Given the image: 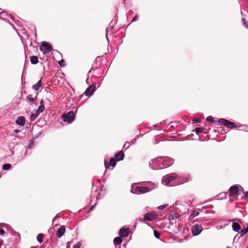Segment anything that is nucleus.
Listing matches in <instances>:
<instances>
[{
    "label": "nucleus",
    "mask_w": 248,
    "mask_h": 248,
    "mask_svg": "<svg viewBox=\"0 0 248 248\" xmlns=\"http://www.w3.org/2000/svg\"><path fill=\"white\" fill-rule=\"evenodd\" d=\"M92 94V93H90V94H86V95L88 96V97H90Z\"/></svg>",
    "instance_id": "58836bf2"
},
{
    "label": "nucleus",
    "mask_w": 248,
    "mask_h": 248,
    "mask_svg": "<svg viewBox=\"0 0 248 248\" xmlns=\"http://www.w3.org/2000/svg\"><path fill=\"white\" fill-rule=\"evenodd\" d=\"M180 215L177 213H173L171 215H170L169 217H168V219L170 220V221H172V220H173L176 218H178L180 217Z\"/></svg>",
    "instance_id": "dca6fc26"
},
{
    "label": "nucleus",
    "mask_w": 248,
    "mask_h": 248,
    "mask_svg": "<svg viewBox=\"0 0 248 248\" xmlns=\"http://www.w3.org/2000/svg\"><path fill=\"white\" fill-rule=\"evenodd\" d=\"M202 230V227L201 225L197 224L194 225L192 227V234L194 236L198 235L201 232Z\"/></svg>",
    "instance_id": "20e7f679"
},
{
    "label": "nucleus",
    "mask_w": 248,
    "mask_h": 248,
    "mask_svg": "<svg viewBox=\"0 0 248 248\" xmlns=\"http://www.w3.org/2000/svg\"><path fill=\"white\" fill-rule=\"evenodd\" d=\"M126 146H127V147H129V145H128V144H127V143H125L124 147H125Z\"/></svg>",
    "instance_id": "a19ab883"
},
{
    "label": "nucleus",
    "mask_w": 248,
    "mask_h": 248,
    "mask_svg": "<svg viewBox=\"0 0 248 248\" xmlns=\"http://www.w3.org/2000/svg\"><path fill=\"white\" fill-rule=\"evenodd\" d=\"M75 114L73 111H69L62 115L63 120L65 122L71 123L74 120Z\"/></svg>",
    "instance_id": "f03ea898"
},
{
    "label": "nucleus",
    "mask_w": 248,
    "mask_h": 248,
    "mask_svg": "<svg viewBox=\"0 0 248 248\" xmlns=\"http://www.w3.org/2000/svg\"><path fill=\"white\" fill-rule=\"evenodd\" d=\"M218 123L229 128H233L236 127V125L234 123L223 118L220 119L218 121Z\"/></svg>",
    "instance_id": "7ed1b4c3"
},
{
    "label": "nucleus",
    "mask_w": 248,
    "mask_h": 248,
    "mask_svg": "<svg viewBox=\"0 0 248 248\" xmlns=\"http://www.w3.org/2000/svg\"><path fill=\"white\" fill-rule=\"evenodd\" d=\"M242 21L243 22V25L247 28H248V22L246 21L245 18H242Z\"/></svg>",
    "instance_id": "bb28decb"
},
{
    "label": "nucleus",
    "mask_w": 248,
    "mask_h": 248,
    "mask_svg": "<svg viewBox=\"0 0 248 248\" xmlns=\"http://www.w3.org/2000/svg\"><path fill=\"white\" fill-rule=\"evenodd\" d=\"M195 132L198 134L199 133H202L203 131V128H199V127H197L195 129Z\"/></svg>",
    "instance_id": "393cba45"
},
{
    "label": "nucleus",
    "mask_w": 248,
    "mask_h": 248,
    "mask_svg": "<svg viewBox=\"0 0 248 248\" xmlns=\"http://www.w3.org/2000/svg\"><path fill=\"white\" fill-rule=\"evenodd\" d=\"M129 233V228H123L119 232V235L121 237H126L128 236Z\"/></svg>",
    "instance_id": "423d86ee"
},
{
    "label": "nucleus",
    "mask_w": 248,
    "mask_h": 248,
    "mask_svg": "<svg viewBox=\"0 0 248 248\" xmlns=\"http://www.w3.org/2000/svg\"><path fill=\"white\" fill-rule=\"evenodd\" d=\"M93 207H93H92L90 208V210H91L92 209Z\"/></svg>",
    "instance_id": "a18cd8bd"
},
{
    "label": "nucleus",
    "mask_w": 248,
    "mask_h": 248,
    "mask_svg": "<svg viewBox=\"0 0 248 248\" xmlns=\"http://www.w3.org/2000/svg\"><path fill=\"white\" fill-rule=\"evenodd\" d=\"M124 153L123 151H120L115 155V158L116 160L119 161H121L124 159Z\"/></svg>",
    "instance_id": "ddd939ff"
},
{
    "label": "nucleus",
    "mask_w": 248,
    "mask_h": 248,
    "mask_svg": "<svg viewBox=\"0 0 248 248\" xmlns=\"http://www.w3.org/2000/svg\"><path fill=\"white\" fill-rule=\"evenodd\" d=\"M170 223H171V224H173V222H171Z\"/></svg>",
    "instance_id": "49530a36"
},
{
    "label": "nucleus",
    "mask_w": 248,
    "mask_h": 248,
    "mask_svg": "<svg viewBox=\"0 0 248 248\" xmlns=\"http://www.w3.org/2000/svg\"><path fill=\"white\" fill-rule=\"evenodd\" d=\"M96 89V85L95 83H93L85 91L84 93H93Z\"/></svg>",
    "instance_id": "f8f14e48"
},
{
    "label": "nucleus",
    "mask_w": 248,
    "mask_h": 248,
    "mask_svg": "<svg viewBox=\"0 0 248 248\" xmlns=\"http://www.w3.org/2000/svg\"><path fill=\"white\" fill-rule=\"evenodd\" d=\"M239 188L235 185L231 186L229 188L230 196L236 195L238 194Z\"/></svg>",
    "instance_id": "0eeeda50"
},
{
    "label": "nucleus",
    "mask_w": 248,
    "mask_h": 248,
    "mask_svg": "<svg viewBox=\"0 0 248 248\" xmlns=\"http://www.w3.org/2000/svg\"><path fill=\"white\" fill-rule=\"evenodd\" d=\"M86 81L87 84H89L90 83V82L89 81V78H87Z\"/></svg>",
    "instance_id": "4c0bfd02"
},
{
    "label": "nucleus",
    "mask_w": 248,
    "mask_h": 248,
    "mask_svg": "<svg viewBox=\"0 0 248 248\" xmlns=\"http://www.w3.org/2000/svg\"><path fill=\"white\" fill-rule=\"evenodd\" d=\"M105 166L106 169H108L109 168V166H111V167H114L116 166V159L114 158H111V159L109 160V163H108L107 162H105Z\"/></svg>",
    "instance_id": "1a4fd4ad"
},
{
    "label": "nucleus",
    "mask_w": 248,
    "mask_h": 248,
    "mask_svg": "<svg viewBox=\"0 0 248 248\" xmlns=\"http://www.w3.org/2000/svg\"><path fill=\"white\" fill-rule=\"evenodd\" d=\"M16 123L18 125L23 126L25 123V119L24 117H18L16 121Z\"/></svg>",
    "instance_id": "9b49d317"
},
{
    "label": "nucleus",
    "mask_w": 248,
    "mask_h": 248,
    "mask_svg": "<svg viewBox=\"0 0 248 248\" xmlns=\"http://www.w3.org/2000/svg\"><path fill=\"white\" fill-rule=\"evenodd\" d=\"M30 61L32 64H35L38 62V57L36 56H31L30 58Z\"/></svg>",
    "instance_id": "a211bd4d"
},
{
    "label": "nucleus",
    "mask_w": 248,
    "mask_h": 248,
    "mask_svg": "<svg viewBox=\"0 0 248 248\" xmlns=\"http://www.w3.org/2000/svg\"><path fill=\"white\" fill-rule=\"evenodd\" d=\"M154 235L157 238H159L160 236V233L159 232H158V231H154Z\"/></svg>",
    "instance_id": "a878e982"
},
{
    "label": "nucleus",
    "mask_w": 248,
    "mask_h": 248,
    "mask_svg": "<svg viewBox=\"0 0 248 248\" xmlns=\"http://www.w3.org/2000/svg\"><path fill=\"white\" fill-rule=\"evenodd\" d=\"M42 84V80H41V79H40L37 82V83H36L35 84H34V85L32 86V89L35 91H37L39 90V88L41 87Z\"/></svg>",
    "instance_id": "2eb2a0df"
},
{
    "label": "nucleus",
    "mask_w": 248,
    "mask_h": 248,
    "mask_svg": "<svg viewBox=\"0 0 248 248\" xmlns=\"http://www.w3.org/2000/svg\"><path fill=\"white\" fill-rule=\"evenodd\" d=\"M126 146H127V147H129V145H128V144H127V143H125L124 147H125Z\"/></svg>",
    "instance_id": "ea45409f"
},
{
    "label": "nucleus",
    "mask_w": 248,
    "mask_h": 248,
    "mask_svg": "<svg viewBox=\"0 0 248 248\" xmlns=\"http://www.w3.org/2000/svg\"><path fill=\"white\" fill-rule=\"evenodd\" d=\"M244 196L246 198H248V192H244Z\"/></svg>",
    "instance_id": "e433bc0d"
},
{
    "label": "nucleus",
    "mask_w": 248,
    "mask_h": 248,
    "mask_svg": "<svg viewBox=\"0 0 248 248\" xmlns=\"http://www.w3.org/2000/svg\"><path fill=\"white\" fill-rule=\"evenodd\" d=\"M167 206V205H162L158 207L159 210H163Z\"/></svg>",
    "instance_id": "7c9ffc66"
},
{
    "label": "nucleus",
    "mask_w": 248,
    "mask_h": 248,
    "mask_svg": "<svg viewBox=\"0 0 248 248\" xmlns=\"http://www.w3.org/2000/svg\"><path fill=\"white\" fill-rule=\"evenodd\" d=\"M43 237H44V235L43 234H41V233L39 234L38 235V236H37V241L40 243H41L43 242Z\"/></svg>",
    "instance_id": "4be33fe9"
},
{
    "label": "nucleus",
    "mask_w": 248,
    "mask_h": 248,
    "mask_svg": "<svg viewBox=\"0 0 248 248\" xmlns=\"http://www.w3.org/2000/svg\"><path fill=\"white\" fill-rule=\"evenodd\" d=\"M45 109V106L44 105L43 103V101L42 100L41 102V104L39 106L38 108L37 109V111H38L39 113H41Z\"/></svg>",
    "instance_id": "412c9836"
},
{
    "label": "nucleus",
    "mask_w": 248,
    "mask_h": 248,
    "mask_svg": "<svg viewBox=\"0 0 248 248\" xmlns=\"http://www.w3.org/2000/svg\"><path fill=\"white\" fill-rule=\"evenodd\" d=\"M81 244L80 242L78 243L77 244L75 245L73 248H79L81 247Z\"/></svg>",
    "instance_id": "c756f323"
},
{
    "label": "nucleus",
    "mask_w": 248,
    "mask_h": 248,
    "mask_svg": "<svg viewBox=\"0 0 248 248\" xmlns=\"http://www.w3.org/2000/svg\"><path fill=\"white\" fill-rule=\"evenodd\" d=\"M65 232V227L64 226H62L57 231V235L58 237L61 238Z\"/></svg>",
    "instance_id": "9d476101"
},
{
    "label": "nucleus",
    "mask_w": 248,
    "mask_h": 248,
    "mask_svg": "<svg viewBox=\"0 0 248 248\" xmlns=\"http://www.w3.org/2000/svg\"><path fill=\"white\" fill-rule=\"evenodd\" d=\"M59 64L61 66H64V64H65L64 61L63 60H62L61 61H60L59 62Z\"/></svg>",
    "instance_id": "2f4dec72"
},
{
    "label": "nucleus",
    "mask_w": 248,
    "mask_h": 248,
    "mask_svg": "<svg viewBox=\"0 0 248 248\" xmlns=\"http://www.w3.org/2000/svg\"><path fill=\"white\" fill-rule=\"evenodd\" d=\"M193 121L194 123H200L201 120L199 118H196L193 119Z\"/></svg>",
    "instance_id": "473e14b6"
},
{
    "label": "nucleus",
    "mask_w": 248,
    "mask_h": 248,
    "mask_svg": "<svg viewBox=\"0 0 248 248\" xmlns=\"http://www.w3.org/2000/svg\"><path fill=\"white\" fill-rule=\"evenodd\" d=\"M137 190L140 193H144L149 191V188L148 187L139 186L137 187Z\"/></svg>",
    "instance_id": "4468645a"
},
{
    "label": "nucleus",
    "mask_w": 248,
    "mask_h": 248,
    "mask_svg": "<svg viewBox=\"0 0 248 248\" xmlns=\"http://www.w3.org/2000/svg\"><path fill=\"white\" fill-rule=\"evenodd\" d=\"M15 132L16 133H17V132H19V131H18V130H15Z\"/></svg>",
    "instance_id": "37998d69"
},
{
    "label": "nucleus",
    "mask_w": 248,
    "mask_h": 248,
    "mask_svg": "<svg viewBox=\"0 0 248 248\" xmlns=\"http://www.w3.org/2000/svg\"><path fill=\"white\" fill-rule=\"evenodd\" d=\"M27 99L29 101H30L32 103H34L35 102L34 98L31 97L30 95L27 96Z\"/></svg>",
    "instance_id": "cd10ccee"
},
{
    "label": "nucleus",
    "mask_w": 248,
    "mask_h": 248,
    "mask_svg": "<svg viewBox=\"0 0 248 248\" xmlns=\"http://www.w3.org/2000/svg\"><path fill=\"white\" fill-rule=\"evenodd\" d=\"M39 114L40 113L36 110L34 113H33L31 114L30 118L31 121H33L35 120V119L39 115Z\"/></svg>",
    "instance_id": "6ab92c4d"
},
{
    "label": "nucleus",
    "mask_w": 248,
    "mask_h": 248,
    "mask_svg": "<svg viewBox=\"0 0 248 248\" xmlns=\"http://www.w3.org/2000/svg\"><path fill=\"white\" fill-rule=\"evenodd\" d=\"M232 227L233 230L236 232H238L241 229L240 225L237 222H233L232 225Z\"/></svg>",
    "instance_id": "f3484780"
},
{
    "label": "nucleus",
    "mask_w": 248,
    "mask_h": 248,
    "mask_svg": "<svg viewBox=\"0 0 248 248\" xmlns=\"http://www.w3.org/2000/svg\"><path fill=\"white\" fill-rule=\"evenodd\" d=\"M11 167L10 164L6 163L3 165L2 169L4 170H8Z\"/></svg>",
    "instance_id": "b1692460"
},
{
    "label": "nucleus",
    "mask_w": 248,
    "mask_h": 248,
    "mask_svg": "<svg viewBox=\"0 0 248 248\" xmlns=\"http://www.w3.org/2000/svg\"><path fill=\"white\" fill-rule=\"evenodd\" d=\"M248 232V225L246 229H242L240 232L241 235L243 236Z\"/></svg>",
    "instance_id": "5701e85b"
},
{
    "label": "nucleus",
    "mask_w": 248,
    "mask_h": 248,
    "mask_svg": "<svg viewBox=\"0 0 248 248\" xmlns=\"http://www.w3.org/2000/svg\"><path fill=\"white\" fill-rule=\"evenodd\" d=\"M198 214H199L198 212L196 211H194L193 212V214L194 216H197Z\"/></svg>",
    "instance_id": "c9c22d12"
},
{
    "label": "nucleus",
    "mask_w": 248,
    "mask_h": 248,
    "mask_svg": "<svg viewBox=\"0 0 248 248\" xmlns=\"http://www.w3.org/2000/svg\"><path fill=\"white\" fill-rule=\"evenodd\" d=\"M5 233V231L3 229H0V234L3 235Z\"/></svg>",
    "instance_id": "f704fd0d"
},
{
    "label": "nucleus",
    "mask_w": 248,
    "mask_h": 248,
    "mask_svg": "<svg viewBox=\"0 0 248 248\" xmlns=\"http://www.w3.org/2000/svg\"><path fill=\"white\" fill-rule=\"evenodd\" d=\"M156 216L155 214H153L151 213H148L144 215V220L145 221H151L155 219Z\"/></svg>",
    "instance_id": "6e6552de"
},
{
    "label": "nucleus",
    "mask_w": 248,
    "mask_h": 248,
    "mask_svg": "<svg viewBox=\"0 0 248 248\" xmlns=\"http://www.w3.org/2000/svg\"><path fill=\"white\" fill-rule=\"evenodd\" d=\"M176 176L173 175H166L162 180V183L165 185H168L169 183L174 179Z\"/></svg>",
    "instance_id": "39448f33"
},
{
    "label": "nucleus",
    "mask_w": 248,
    "mask_h": 248,
    "mask_svg": "<svg viewBox=\"0 0 248 248\" xmlns=\"http://www.w3.org/2000/svg\"><path fill=\"white\" fill-rule=\"evenodd\" d=\"M206 120L208 122H214V118L212 116H208L206 118Z\"/></svg>",
    "instance_id": "c85d7f7f"
},
{
    "label": "nucleus",
    "mask_w": 248,
    "mask_h": 248,
    "mask_svg": "<svg viewBox=\"0 0 248 248\" xmlns=\"http://www.w3.org/2000/svg\"><path fill=\"white\" fill-rule=\"evenodd\" d=\"M126 146H127V147H129V145H128V144H127V143H125L124 147H125Z\"/></svg>",
    "instance_id": "79ce46f5"
},
{
    "label": "nucleus",
    "mask_w": 248,
    "mask_h": 248,
    "mask_svg": "<svg viewBox=\"0 0 248 248\" xmlns=\"http://www.w3.org/2000/svg\"><path fill=\"white\" fill-rule=\"evenodd\" d=\"M40 49L44 54H46L50 52L53 50V48L50 43L43 41L41 43Z\"/></svg>",
    "instance_id": "f257e3e1"
},
{
    "label": "nucleus",
    "mask_w": 248,
    "mask_h": 248,
    "mask_svg": "<svg viewBox=\"0 0 248 248\" xmlns=\"http://www.w3.org/2000/svg\"><path fill=\"white\" fill-rule=\"evenodd\" d=\"M139 18V16L138 15H135L134 17V18H133L132 21L133 22V21H135L136 20H137Z\"/></svg>",
    "instance_id": "72a5a7b5"
},
{
    "label": "nucleus",
    "mask_w": 248,
    "mask_h": 248,
    "mask_svg": "<svg viewBox=\"0 0 248 248\" xmlns=\"http://www.w3.org/2000/svg\"><path fill=\"white\" fill-rule=\"evenodd\" d=\"M113 242L116 245H120L122 242V239L120 237H116L114 239Z\"/></svg>",
    "instance_id": "aec40b11"
},
{
    "label": "nucleus",
    "mask_w": 248,
    "mask_h": 248,
    "mask_svg": "<svg viewBox=\"0 0 248 248\" xmlns=\"http://www.w3.org/2000/svg\"><path fill=\"white\" fill-rule=\"evenodd\" d=\"M240 188H241V189H242V190H243V187H242L241 186H240Z\"/></svg>",
    "instance_id": "c03bdc74"
}]
</instances>
